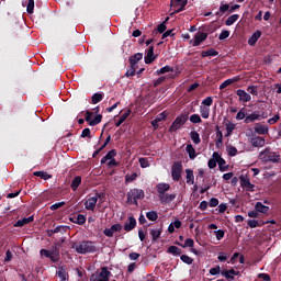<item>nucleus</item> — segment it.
I'll list each match as a JSON object with an SVG mask.
<instances>
[{
  "label": "nucleus",
  "mask_w": 281,
  "mask_h": 281,
  "mask_svg": "<svg viewBox=\"0 0 281 281\" xmlns=\"http://www.w3.org/2000/svg\"><path fill=\"white\" fill-rule=\"evenodd\" d=\"M259 159L262 161V164H281L280 154L271 150L269 147L260 151Z\"/></svg>",
  "instance_id": "nucleus-1"
},
{
  "label": "nucleus",
  "mask_w": 281,
  "mask_h": 281,
  "mask_svg": "<svg viewBox=\"0 0 281 281\" xmlns=\"http://www.w3.org/2000/svg\"><path fill=\"white\" fill-rule=\"evenodd\" d=\"M188 120H190V113L189 112L181 113L171 123L168 132L169 133H177V131H180V128H183V126H186V123L188 122Z\"/></svg>",
  "instance_id": "nucleus-2"
},
{
  "label": "nucleus",
  "mask_w": 281,
  "mask_h": 281,
  "mask_svg": "<svg viewBox=\"0 0 281 281\" xmlns=\"http://www.w3.org/2000/svg\"><path fill=\"white\" fill-rule=\"evenodd\" d=\"M72 249H76L77 254H93L95 251V246L91 241H81L78 245H71Z\"/></svg>",
  "instance_id": "nucleus-3"
},
{
  "label": "nucleus",
  "mask_w": 281,
  "mask_h": 281,
  "mask_svg": "<svg viewBox=\"0 0 281 281\" xmlns=\"http://www.w3.org/2000/svg\"><path fill=\"white\" fill-rule=\"evenodd\" d=\"M144 190L142 189H132L127 192L126 198H127V203H131L133 205H137V201H142L144 199Z\"/></svg>",
  "instance_id": "nucleus-4"
},
{
  "label": "nucleus",
  "mask_w": 281,
  "mask_h": 281,
  "mask_svg": "<svg viewBox=\"0 0 281 281\" xmlns=\"http://www.w3.org/2000/svg\"><path fill=\"white\" fill-rule=\"evenodd\" d=\"M183 175V164L181 161H173L171 166V178L175 181H181Z\"/></svg>",
  "instance_id": "nucleus-5"
},
{
  "label": "nucleus",
  "mask_w": 281,
  "mask_h": 281,
  "mask_svg": "<svg viewBox=\"0 0 281 281\" xmlns=\"http://www.w3.org/2000/svg\"><path fill=\"white\" fill-rule=\"evenodd\" d=\"M41 256H44L45 258H49L52 262H58V259L60 258V254L58 252V248H52L50 250L42 249L40 251Z\"/></svg>",
  "instance_id": "nucleus-6"
},
{
  "label": "nucleus",
  "mask_w": 281,
  "mask_h": 281,
  "mask_svg": "<svg viewBox=\"0 0 281 281\" xmlns=\"http://www.w3.org/2000/svg\"><path fill=\"white\" fill-rule=\"evenodd\" d=\"M93 112L86 111L85 120L88 122L89 126H98L102 122V114H97L93 119ZM92 119V120H91Z\"/></svg>",
  "instance_id": "nucleus-7"
},
{
  "label": "nucleus",
  "mask_w": 281,
  "mask_h": 281,
  "mask_svg": "<svg viewBox=\"0 0 281 281\" xmlns=\"http://www.w3.org/2000/svg\"><path fill=\"white\" fill-rule=\"evenodd\" d=\"M240 186L244 190L247 192H256V184H252L249 178L246 176L241 175L239 177Z\"/></svg>",
  "instance_id": "nucleus-8"
},
{
  "label": "nucleus",
  "mask_w": 281,
  "mask_h": 281,
  "mask_svg": "<svg viewBox=\"0 0 281 281\" xmlns=\"http://www.w3.org/2000/svg\"><path fill=\"white\" fill-rule=\"evenodd\" d=\"M205 41H207V33L199 31L190 43L192 44V47H199V45H201V43H205Z\"/></svg>",
  "instance_id": "nucleus-9"
},
{
  "label": "nucleus",
  "mask_w": 281,
  "mask_h": 281,
  "mask_svg": "<svg viewBox=\"0 0 281 281\" xmlns=\"http://www.w3.org/2000/svg\"><path fill=\"white\" fill-rule=\"evenodd\" d=\"M187 5H188V0H170V7L178 8L173 12V14H179V12H183Z\"/></svg>",
  "instance_id": "nucleus-10"
},
{
  "label": "nucleus",
  "mask_w": 281,
  "mask_h": 281,
  "mask_svg": "<svg viewBox=\"0 0 281 281\" xmlns=\"http://www.w3.org/2000/svg\"><path fill=\"white\" fill-rule=\"evenodd\" d=\"M115 232H122V224H114L112 225L110 228H105L103 231L104 236H106L108 238H113V234Z\"/></svg>",
  "instance_id": "nucleus-11"
},
{
  "label": "nucleus",
  "mask_w": 281,
  "mask_h": 281,
  "mask_svg": "<svg viewBox=\"0 0 281 281\" xmlns=\"http://www.w3.org/2000/svg\"><path fill=\"white\" fill-rule=\"evenodd\" d=\"M168 190H170V186L168 183H158L157 184L158 199L159 200L164 199Z\"/></svg>",
  "instance_id": "nucleus-12"
},
{
  "label": "nucleus",
  "mask_w": 281,
  "mask_h": 281,
  "mask_svg": "<svg viewBox=\"0 0 281 281\" xmlns=\"http://www.w3.org/2000/svg\"><path fill=\"white\" fill-rule=\"evenodd\" d=\"M254 131H255V133H257V135H268L269 126L263 125L262 123H256Z\"/></svg>",
  "instance_id": "nucleus-13"
},
{
  "label": "nucleus",
  "mask_w": 281,
  "mask_h": 281,
  "mask_svg": "<svg viewBox=\"0 0 281 281\" xmlns=\"http://www.w3.org/2000/svg\"><path fill=\"white\" fill-rule=\"evenodd\" d=\"M236 95H238L240 102H251V94L243 89H238Z\"/></svg>",
  "instance_id": "nucleus-14"
},
{
  "label": "nucleus",
  "mask_w": 281,
  "mask_h": 281,
  "mask_svg": "<svg viewBox=\"0 0 281 281\" xmlns=\"http://www.w3.org/2000/svg\"><path fill=\"white\" fill-rule=\"evenodd\" d=\"M137 227V220H135L133 216L128 217V222H126L123 226V229L125 232H133Z\"/></svg>",
  "instance_id": "nucleus-15"
},
{
  "label": "nucleus",
  "mask_w": 281,
  "mask_h": 281,
  "mask_svg": "<svg viewBox=\"0 0 281 281\" xmlns=\"http://www.w3.org/2000/svg\"><path fill=\"white\" fill-rule=\"evenodd\" d=\"M98 204V198L91 196L85 202L86 210H90V212H93L95 210V205Z\"/></svg>",
  "instance_id": "nucleus-16"
},
{
  "label": "nucleus",
  "mask_w": 281,
  "mask_h": 281,
  "mask_svg": "<svg viewBox=\"0 0 281 281\" xmlns=\"http://www.w3.org/2000/svg\"><path fill=\"white\" fill-rule=\"evenodd\" d=\"M155 46H149L147 56H145V64L150 65L155 60Z\"/></svg>",
  "instance_id": "nucleus-17"
},
{
  "label": "nucleus",
  "mask_w": 281,
  "mask_h": 281,
  "mask_svg": "<svg viewBox=\"0 0 281 281\" xmlns=\"http://www.w3.org/2000/svg\"><path fill=\"white\" fill-rule=\"evenodd\" d=\"M144 58V54L142 53H136L135 55L131 56L128 61H130V67H137V63Z\"/></svg>",
  "instance_id": "nucleus-18"
},
{
  "label": "nucleus",
  "mask_w": 281,
  "mask_h": 281,
  "mask_svg": "<svg viewBox=\"0 0 281 281\" xmlns=\"http://www.w3.org/2000/svg\"><path fill=\"white\" fill-rule=\"evenodd\" d=\"M109 278H111V271H109V268L102 267L98 281H109Z\"/></svg>",
  "instance_id": "nucleus-19"
},
{
  "label": "nucleus",
  "mask_w": 281,
  "mask_h": 281,
  "mask_svg": "<svg viewBox=\"0 0 281 281\" xmlns=\"http://www.w3.org/2000/svg\"><path fill=\"white\" fill-rule=\"evenodd\" d=\"M251 146H254V148H262V146H265V138L260 136L252 137Z\"/></svg>",
  "instance_id": "nucleus-20"
},
{
  "label": "nucleus",
  "mask_w": 281,
  "mask_h": 281,
  "mask_svg": "<svg viewBox=\"0 0 281 281\" xmlns=\"http://www.w3.org/2000/svg\"><path fill=\"white\" fill-rule=\"evenodd\" d=\"M71 223H76L77 225H85L87 223V217L82 214H77L71 217Z\"/></svg>",
  "instance_id": "nucleus-21"
},
{
  "label": "nucleus",
  "mask_w": 281,
  "mask_h": 281,
  "mask_svg": "<svg viewBox=\"0 0 281 281\" xmlns=\"http://www.w3.org/2000/svg\"><path fill=\"white\" fill-rule=\"evenodd\" d=\"M162 232H164L162 226L157 227V228H151L149 231V234L151 235L154 243L158 240V238H159V236H161Z\"/></svg>",
  "instance_id": "nucleus-22"
},
{
  "label": "nucleus",
  "mask_w": 281,
  "mask_h": 281,
  "mask_svg": "<svg viewBox=\"0 0 281 281\" xmlns=\"http://www.w3.org/2000/svg\"><path fill=\"white\" fill-rule=\"evenodd\" d=\"M260 36H262V32L260 31H256L248 40V45H250V47H254V45H256V43H258V38H260Z\"/></svg>",
  "instance_id": "nucleus-23"
},
{
  "label": "nucleus",
  "mask_w": 281,
  "mask_h": 281,
  "mask_svg": "<svg viewBox=\"0 0 281 281\" xmlns=\"http://www.w3.org/2000/svg\"><path fill=\"white\" fill-rule=\"evenodd\" d=\"M132 111L131 109L126 110L119 119V121L115 123V126L119 128V126H122L124 122L128 119V115H131Z\"/></svg>",
  "instance_id": "nucleus-24"
},
{
  "label": "nucleus",
  "mask_w": 281,
  "mask_h": 281,
  "mask_svg": "<svg viewBox=\"0 0 281 281\" xmlns=\"http://www.w3.org/2000/svg\"><path fill=\"white\" fill-rule=\"evenodd\" d=\"M186 175L188 186H194V170L186 169Z\"/></svg>",
  "instance_id": "nucleus-25"
},
{
  "label": "nucleus",
  "mask_w": 281,
  "mask_h": 281,
  "mask_svg": "<svg viewBox=\"0 0 281 281\" xmlns=\"http://www.w3.org/2000/svg\"><path fill=\"white\" fill-rule=\"evenodd\" d=\"M117 156V150L112 149L108 151V154L101 159V164H106V161H110L111 159H114V157Z\"/></svg>",
  "instance_id": "nucleus-26"
},
{
  "label": "nucleus",
  "mask_w": 281,
  "mask_h": 281,
  "mask_svg": "<svg viewBox=\"0 0 281 281\" xmlns=\"http://www.w3.org/2000/svg\"><path fill=\"white\" fill-rule=\"evenodd\" d=\"M34 221V216L30 217H24L22 220H19L15 224L14 227H23L24 225H27Z\"/></svg>",
  "instance_id": "nucleus-27"
},
{
  "label": "nucleus",
  "mask_w": 281,
  "mask_h": 281,
  "mask_svg": "<svg viewBox=\"0 0 281 281\" xmlns=\"http://www.w3.org/2000/svg\"><path fill=\"white\" fill-rule=\"evenodd\" d=\"M238 80H240V78H238V77H234L232 79L225 80L220 86L221 91H223V89H227V87H229V85H234V82H238Z\"/></svg>",
  "instance_id": "nucleus-28"
},
{
  "label": "nucleus",
  "mask_w": 281,
  "mask_h": 281,
  "mask_svg": "<svg viewBox=\"0 0 281 281\" xmlns=\"http://www.w3.org/2000/svg\"><path fill=\"white\" fill-rule=\"evenodd\" d=\"M80 183H82V177L76 176L71 181V190L76 192L80 188Z\"/></svg>",
  "instance_id": "nucleus-29"
},
{
  "label": "nucleus",
  "mask_w": 281,
  "mask_h": 281,
  "mask_svg": "<svg viewBox=\"0 0 281 281\" xmlns=\"http://www.w3.org/2000/svg\"><path fill=\"white\" fill-rule=\"evenodd\" d=\"M225 12H229V4L228 3H221L218 11L215 13V16H223Z\"/></svg>",
  "instance_id": "nucleus-30"
},
{
  "label": "nucleus",
  "mask_w": 281,
  "mask_h": 281,
  "mask_svg": "<svg viewBox=\"0 0 281 281\" xmlns=\"http://www.w3.org/2000/svg\"><path fill=\"white\" fill-rule=\"evenodd\" d=\"M175 245H178L179 247H182V249H186L187 247H194V239L192 238H187L184 244H181L179 241H175Z\"/></svg>",
  "instance_id": "nucleus-31"
},
{
  "label": "nucleus",
  "mask_w": 281,
  "mask_h": 281,
  "mask_svg": "<svg viewBox=\"0 0 281 281\" xmlns=\"http://www.w3.org/2000/svg\"><path fill=\"white\" fill-rule=\"evenodd\" d=\"M255 210H257V212H260V214H267V212H269V206L262 204V202H257L255 205Z\"/></svg>",
  "instance_id": "nucleus-32"
},
{
  "label": "nucleus",
  "mask_w": 281,
  "mask_h": 281,
  "mask_svg": "<svg viewBox=\"0 0 281 281\" xmlns=\"http://www.w3.org/2000/svg\"><path fill=\"white\" fill-rule=\"evenodd\" d=\"M256 120H260V114L252 112L246 116L245 124H251V122H256Z\"/></svg>",
  "instance_id": "nucleus-33"
},
{
  "label": "nucleus",
  "mask_w": 281,
  "mask_h": 281,
  "mask_svg": "<svg viewBox=\"0 0 281 281\" xmlns=\"http://www.w3.org/2000/svg\"><path fill=\"white\" fill-rule=\"evenodd\" d=\"M186 150L190 159H196V149H194V146H192V144L187 145Z\"/></svg>",
  "instance_id": "nucleus-34"
},
{
  "label": "nucleus",
  "mask_w": 281,
  "mask_h": 281,
  "mask_svg": "<svg viewBox=\"0 0 281 281\" xmlns=\"http://www.w3.org/2000/svg\"><path fill=\"white\" fill-rule=\"evenodd\" d=\"M167 254H171V256H181L182 250H181V248H179L177 246H170L167 249Z\"/></svg>",
  "instance_id": "nucleus-35"
},
{
  "label": "nucleus",
  "mask_w": 281,
  "mask_h": 281,
  "mask_svg": "<svg viewBox=\"0 0 281 281\" xmlns=\"http://www.w3.org/2000/svg\"><path fill=\"white\" fill-rule=\"evenodd\" d=\"M238 19H240L239 14H233L227 18V20L225 21V25H227L229 27V26L234 25V23H236V21H238Z\"/></svg>",
  "instance_id": "nucleus-36"
},
{
  "label": "nucleus",
  "mask_w": 281,
  "mask_h": 281,
  "mask_svg": "<svg viewBox=\"0 0 281 281\" xmlns=\"http://www.w3.org/2000/svg\"><path fill=\"white\" fill-rule=\"evenodd\" d=\"M104 99V93L102 92H97L92 95L91 98V102L93 104H98L99 102H102V100Z\"/></svg>",
  "instance_id": "nucleus-37"
},
{
  "label": "nucleus",
  "mask_w": 281,
  "mask_h": 281,
  "mask_svg": "<svg viewBox=\"0 0 281 281\" xmlns=\"http://www.w3.org/2000/svg\"><path fill=\"white\" fill-rule=\"evenodd\" d=\"M177 199V194L171 193L168 195H162V199H160L159 201H161V203H172V201H175Z\"/></svg>",
  "instance_id": "nucleus-38"
},
{
  "label": "nucleus",
  "mask_w": 281,
  "mask_h": 281,
  "mask_svg": "<svg viewBox=\"0 0 281 281\" xmlns=\"http://www.w3.org/2000/svg\"><path fill=\"white\" fill-rule=\"evenodd\" d=\"M190 137H191L193 144H196V145L201 144V135H199V132L192 131L190 133Z\"/></svg>",
  "instance_id": "nucleus-39"
},
{
  "label": "nucleus",
  "mask_w": 281,
  "mask_h": 281,
  "mask_svg": "<svg viewBox=\"0 0 281 281\" xmlns=\"http://www.w3.org/2000/svg\"><path fill=\"white\" fill-rule=\"evenodd\" d=\"M200 113H201V117H203V120H207V117H210V108H207L205 105H201Z\"/></svg>",
  "instance_id": "nucleus-40"
},
{
  "label": "nucleus",
  "mask_w": 281,
  "mask_h": 281,
  "mask_svg": "<svg viewBox=\"0 0 281 281\" xmlns=\"http://www.w3.org/2000/svg\"><path fill=\"white\" fill-rule=\"evenodd\" d=\"M34 176L40 177L41 179H44V181H47V180L52 179V175H49L45 171H35Z\"/></svg>",
  "instance_id": "nucleus-41"
},
{
  "label": "nucleus",
  "mask_w": 281,
  "mask_h": 281,
  "mask_svg": "<svg viewBox=\"0 0 281 281\" xmlns=\"http://www.w3.org/2000/svg\"><path fill=\"white\" fill-rule=\"evenodd\" d=\"M169 71H175V68H172V67H170L169 65H167V66H165V67L158 69V70L156 71V74H157V76H161V75H164V74H169Z\"/></svg>",
  "instance_id": "nucleus-42"
},
{
  "label": "nucleus",
  "mask_w": 281,
  "mask_h": 281,
  "mask_svg": "<svg viewBox=\"0 0 281 281\" xmlns=\"http://www.w3.org/2000/svg\"><path fill=\"white\" fill-rule=\"evenodd\" d=\"M166 30H167L166 22H162V23H160V24L157 26V29H155V30L153 31V34H157V32H158V34H164Z\"/></svg>",
  "instance_id": "nucleus-43"
},
{
  "label": "nucleus",
  "mask_w": 281,
  "mask_h": 281,
  "mask_svg": "<svg viewBox=\"0 0 281 281\" xmlns=\"http://www.w3.org/2000/svg\"><path fill=\"white\" fill-rule=\"evenodd\" d=\"M146 217L148 221H157V218H159V214H157V211H149L146 213Z\"/></svg>",
  "instance_id": "nucleus-44"
},
{
  "label": "nucleus",
  "mask_w": 281,
  "mask_h": 281,
  "mask_svg": "<svg viewBox=\"0 0 281 281\" xmlns=\"http://www.w3.org/2000/svg\"><path fill=\"white\" fill-rule=\"evenodd\" d=\"M137 74V67L136 66H130V69L125 72V78H131Z\"/></svg>",
  "instance_id": "nucleus-45"
},
{
  "label": "nucleus",
  "mask_w": 281,
  "mask_h": 281,
  "mask_svg": "<svg viewBox=\"0 0 281 281\" xmlns=\"http://www.w3.org/2000/svg\"><path fill=\"white\" fill-rule=\"evenodd\" d=\"M236 128V124H234V123H227L226 124V131H227V133H226V135H225V137H229V135H232L233 133H234V130Z\"/></svg>",
  "instance_id": "nucleus-46"
},
{
  "label": "nucleus",
  "mask_w": 281,
  "mask_h": 281,
  "mask_svg": "<svg viewBox=\"0 0 281 281\" xmlns=\"http://www.w3.org/2000/svg\"><path fill=\"white\" fill-rule=\"evenodd\" d=\"M190 122L192 124H201V122H203V120H201V116L199 114H192L190 117H189Z\"/></svg>",
  "instance_id": "nucleus-47"
},
{
  "label": "nucleus",
  "mask_w": 281,
  "mask_h": 281,
  "mask_svg": "<svg viewBox=\"0 0 281 281\" xmlns=\"http://www.w3.org/2000/svg\"><path fill=\"white\" fill-rule=\"evenodd\" d=\"M180 259L182 260V262H184V265H192V262H194V259H192V257L188 255H181Z\"/></svg>",
  "instance_id": "nucleus-48"
},
{
  "label": "nucleus",
  "mask_w": 281,
  "mask_h": 281,
  "mask_svg": "<svg viewBox=\"0 0 281 281\" xmlns=\"http://www.w3.org/2000/svg\"><path fill=\"white\" fill-rule=\"evenodd\" d=\"M227 153H228L229 157H236V155H238V149L234 146H228Z\"/></svg>",
  "instance_id": "nucleus-49"
},
{
  "label": "nucleus",
  "mask_w": 281,
  "mask_h": 281,
  "mask_svg": "<svg viewBox=\"0 0 281 281\" xmlns=\"http://www.w3.org/2000/svg\"><path fill=\"white\" fill-rule=\"evenodd\" d=\"M138 161H139L140 168H148L150 166L148 158H139Z\"/></svg>",
  "instance_id": "nucleus-50"
},
{
  "label": "nucleus",
  "mask_w": 281,
  "mask_h": 281,
  "mask_svg": "<svg viewBox=\"0 0 281 281\" xmlns=\"http://www.w3.org/2000/svg\"><path fill=\"white\" fill-rule=\"evenodd\" d=\"M80 137H88V139H91V130L89 127L83 128Z\"/></svg>",
  "instance_id": "nucleus-51"
},
{
  "label": "nucleus",
  "mask_w": 281,
  "mask_h": 281,
  "mask_svg": "<svg viewBox=\"0 0 281 281\" xmlns=\"http://www.w3.org/2000/svg\"><path fill=\"white\" fill-rule=\"evenodd\" d=\"M26 12L33 14L34 12V0H27Z\"/></svg>",
  "instance_id": "nucleus-52"
},
{
  "label": "nucleus",
  "mask_w": 281,
  "mask_h": 281,
  "mask_svg": "<svg viewBox=\"0 0 281 281\" xmlns=\"http://www.w3.org/2000/svg\"><path fill=\"white\" fill-rule=\"evenodd\" d=\"M229 258V255L227 252H221L218 256H217V260L220 262H227V259Z\"/></svg>",
  "instance_id": "nucleus-53"
},
{
  "label": "nucleus",
  "mask_w": 281,
  "mask_h": 281,
  "mask_svg": "<svg viewBox=\"0 0 281 281\" xmlns=\"http://www.w3.org/2000/svg\"><path fill=\"white\" fill-rule=\"evenodd\" d=\"M135 179H137V173L127 175L125 176V183H131L135 181Z\"/></svg>",
  "instance_id": "nucleus-54"
},
{
  "label": "nucleus",
  "mask_w": 281,
  "mask_h": 281,
  "mask_svg": "<svg viewBox=\"0 0 281 281\" xmlns=\"http://www.w3.org/2000/svg\"><path fill=\"white\" fill-rule=\"evenodd\" d=\"M202 104L204 106H212V104H214V99H212V97H206L203 101Z\"/></svg>",
  "instance_id": "nucleus-55"
},
{
  "label": "nucleus",
  "mask_w": 281,
  "mask_h": 281,
  "mask_svg": "<svg viewBox=\"0 0 281 281\" xmlns=\"http://www.w3.org/2000/svg\"><path fill=\"white\" fill-rule=\"evenodd\" d=\"M167 117H168V112L164 111L156 116V120L158 122H164L165 120H167Z\"/></svg>",
  "instance_id": "nucleus-56"
},
{
  "label": "nucleus",
  "mask_w": 281,
  "mask_h": 281,
  "mask_svg": "<svg viewBox=\"0 0 281 281\" xmlns=\"http://www.w3.org/2000/svg\"><path fill=\"white\" fill-rule=\"evenodd\" d=\"M247 91L248 93H251V95H258V86H249Z\"/></svg>",
  "instance_id": "nucleus-57"
},
{
  "label": "nucleus",
  "mask_w": 281,
  "mask_h": 281,
  "mask_svg": "<svg viewBox=\"0 0 281 281\" xmlns=\"http://www.w3.org/2000/svg\"><path fill=\"white\" fill-rule=\"evenodd\" d=\"M209 273H210L211 276H218V273H221V266H216V267H214V268H211L210 271H209Z\"/></svg>",
  "instance_id": "nucleus-58"
},
{
  "label": "nucleus",
  "mask_w": 281,
  "mask_h": 281,
  "mask_svg": "<svg viewBox=\"0 0 281 281\" xmlns=\"http://www.w3.org/2000/svg\"><path fill=\"white\" fill-rule=\"evenodd\" d=\"M279 121H280V114H277L273 117L268 120V124L270 125L278 124Z\"/></svg>",
  "instance_id": "nucleus-59"
},
{
  "label": "nucleus",
  "mask_w": 281,
  "mask_h": 281,
  "mask_svg": "<svg viewBox=\"0 0 281 281\" xmlns=\"http://www.w3.org/2000/svg\"><path fill=\"white\" fill-rule=\"evenodd\" d=\"M236 120H246L245 108L239 110V112L236 115Z\"/></svg>",
  "instance_id": "nucleus-60"
},
{
  "label": "nucleus",
  "mask_w": 281,
  "mask_h": 281,
  "mask_svg": "<svg viewBox=\"0 0 281 281\" xmlns=\"http://www.w3.org/2000/svg\"><path fill=\"white\" fill-rule=\"evenodd\" d=\"M225 38H229V31H223L220 36H218V40L220 41H225Z\"/></svg>",
  "instance_id": "nucleus-61"
},
{
  "label": "nucleus",
  "mask_w": 281,
  "mask_h": 281,
  "mask_svg": "<svg viewBox=\"0 0 281 281\" xmlns=\"http://www.w3.org/2000/svg\"><path fill=\"white\" fill-rule=\"evenodd\" d=\"M257 278H259L260 280H263V281H271V276H269L267 273H259L257 276Z\"/></svg>",
  "instance_id": "nucleus-62"
},
{
  "label": "nucleus",
  "mask_w": 281,
  "mask_h": 281,
  "mask_svg": "<svg viewBox=\"0 0 281 281\" xmlns=\"http://www.w3.org/2000/svg\"><path fill=\"white\" fill-rule=\"evenodd\" d=\"M216 164H218L221 172H225L227 170V167H223V165H225V159L221 158Z\"/></svg>",
  "instance_id": "nucleus-63"
},
{
  "label": "nucleus",
  "mask_w": 281,
  "mask_h": 281,
  "mask_svg": "<svg viewBox=\"0 0 281 281\" xmlns=\"http://www.w3.org/2000/svg\"><path fill=\"white\" fill-rule=\"evenodd\" d=\"M209 205H210V207H216L218 205V199L211 198Z\"/></svg>",
  "instance_id": "nucleus-64"
}]
</instances>
